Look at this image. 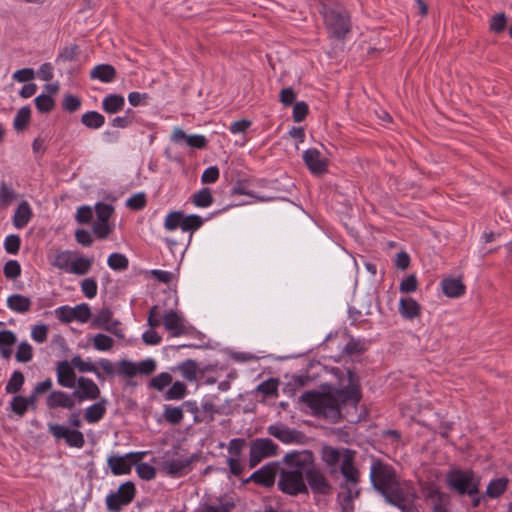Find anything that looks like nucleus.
Masks as SVG:
<instances>
[{"label": "nucleus", "instance_id": "9d476101", "mask_svg": "<svg viewBox=\"0 0 512 512\" xmlns=\"http://www.w3.org/2000/svg\"><path fill=\"white\" fill-rule=\"evenodd\" d=\"M278 445L269 438H257L250 443L249 466L254 468L263 459L276 455Z\"/></svg>", "mask_w": 512, "mask_h": 512}, {"label": "nucleus", "instance_id": "8fccbe9b", "mask_svg": "<svg viewBox=\"0 0 512 512\" xmlns=\"http://www.w3.org/2000/svg\"><path fill=\"white\" fill-rule=\"evenodd\" d=\"M74 320L81 323H86L91 318L90 306L86 303H81L73 307Z\"/></svg>", "mask_w": 512, "mask_h": 512}, {"label": "nucleus", "instance_id": "7ed1b4c3", "mask_svg": "<svg viewBox=\"0 0 512 512\" xmlns=\"http://www.w3.org/2000/svg\"><path fill=\"white\" fill-rule=\"evenodd\" d=\"M347 375V386L329 393L307 391L301 395L300 400L310 407L315 415L337 422L341 417V404L356 406L361 399L360 386L356 383L355 375L351 371H348Z\"/></svg>", "mask_w": 512, "mask_h": 512}, {"label": "nucleus", "instance_id": "412c9836", "mask_svg": "<svg viewBox=\"0 0 512 512\" xmlns=\"http://www.w3.org/2000/svg\"><path fill=\"white\" fill-rule=\"evenodd\" d=\"M46 404L50 409L64 408L71 410L75 407L76 401L73 393L68 394L64 391L57 390L49 394Z\"/></svg>", "mask_w": 512, "mask_h": 512}, {"label": "nucleus", "instance_id": "79ce46f5", "mask_svg": "<svg viewBox=\"0 0 512 512\" xmlns=\"http://www.w3.org/2000/svg\"><path fill=\"white\" fill-rule=\"evenodd\" d=\"M183 213L173 211L167 214L164 220V228L168 231H174L177 228L182 229Z\"/></svg>", "mask_w": 512, "mask_h": 512}, {"label": "nucleus", "instance_id": "c756f323", "mask_svg": "<svg viewBox=\"0 0 512 512\" xmlns=\"http://www.w3.org/2000/svg\"><path fill=\"white\" fill-rule=\"evenodd\" d=\"M73 256H74V252H72V251H68V250L60 251V252L55 253L50 258V263L52 266L69 273Z\"/></svg>", "mask_w": 512, "mask_h": 512}, {"label": "nucleus", "instance_id": "2eb2a0df", "mask_svg": "<svg viewBox=\"0 0 512 512\" xmlns=\"http://www.w3.org/2000/svg\"><path fill=\"white\" fill-rule=\"evenodd\" d=\"M163 325L173 337L188 334V326L185 318L177 312L170 310L163 316Z\"/></svg>", "mask_w": 512, "mask_h": 512}, {"label": "nucleus", "instance_id": "4d7b16f0", "mask_svg": "<svg viewBox=\"0 0 512 512\" xmlns=\"http://www.w3.org/2000/svg\"><path fill=\"white\" fill-rule=\"evenodd\" d=\"M136 472L141 479L151 480L156 476V470L148 463H136Z\"/></svg>", "mask_w": 512, "mask_h": 512}, {"label": "nucleus", "instance_id": "2f4dec72", "mask_svg": "<svg viewBox=\"0 0 512 512\" xmlns=\"http://www.w3.org/2000/svg\"><path fill=\"white\" fill-rule=\"evenodd\" d=\"M92 264L93 258L78 256L74 253L69 273L75 275H86L90 271Z\"/></svg>", "mask_w": 512, "mask_h": 512}, {"label": "nucleus", "instance_id": "de8ad7c7", "mask_svg": "<svg viewBox=\"0 0 512 512\" xmlns=\"http://www.w3.org/2000/svg\"><path fill=\"white\" fill-rule=\"evenodd\" d=\"M203 224V219L195 214L185 216L183 214L182 231H195Z\"/></svg>", "mask_w": 512, "mask_h": 512}, {"label": "nucleus", "instance_id": "a211bd4d", "mask_svg": "<svg viewBox=\"0 0 512 512\" xmlns=\"http://www.w3.org/2000/svg\"><path fill=\"white\" fill-rule=\"evenodd\" d=\"M171 141L177 145L186 144L188 147L203 149L207 145V139L203 135L186 134L181 128H174Z\"/></svg>", "mask_w": 512, "mask_h": 512}, {"label": "nucleus", "instance_id": "3c124183", "mask_svg": "<svg viewBox=\"0 0 512 512\" xmlns=\"http://www.w3.org/2000/svg\"><path fill=\"white\" fill-rule=\"evenodd\" d=\"M97 282L94 278H85L81 282V291L88 298L93 299L97 295Z\"/></svg>", "mask_w": 512, "mask_h": 512}, {"label": "nucleus", "instance_id": "20e7f679", "mask_svg": "<svg viewBox=\"0 0 512 512\" xmlns=\"http://www.w3.org/2000/svg\"><path fill=\"white\" fill-rule=\"evenodd\" d=\"M288 459L293 460L295 466L302 467L303 474L313 492L327 494L331 490L324 472L315 465L314 455L310 450L292 451Z\"/></svg>", "mask_w": 512, "mask_h": 512}, {"label": "nucleus", "instance_id": "f257e3e1", "mask_svg": "<svg viewBox=\"0 0 512 512\" xmlns=\"http://www.w3.org/2000/svg\"><path fill=\"white\" fill-rule=\"evenodd\" d=\"M356 451L324 445L321 459L333 478L342 476L339 483L338 503L342 512L354 510V500L360 495V471L355 465Z\"/></svg>", "mask_w": 512, "mask_h": 512}, {"label": "nucleus", "instance_id": "7c9ffc66", "mask_svg": "<svg viewBox=\"0 0 512 512\" xmlns=\"http://www.w3.org/2000/svg\"><path fill=\"white\" fill-rule=\"evenodd\" d=\"M125 99L120 94H109L102 101V109L109 114H115L123 109Z\"/></svg>", "mask_w": 512, "mask_h": 512}, {"label": "nucleus", "instance_id": "72a5a7b5", "mask_svg": "<svg viewBox=\"0 0 512 512\" xmlns=\"http://www.w3.org/2000/svg\"><path fill=\"white\" fill-rule=\"evenodd\" d=\"M178 369L187 381L194 382L197 380L198 367L195 361L186 360L178 366Z\"/></svg>", "mask_w": 512, "mask_h": 512}, {"label": "nucleus", "instance_id": "603ef678", "mask_svg": "<svg viewBox=\"0 0 512 512\" xmlns=\"http://www.w3.org/2000/svg\"><path fill=\"white\" fill-rule=\"evenodd\" d=\"M172 383V376L167 372H162L151 379L150 385L156 390H163L166 386Z\"/></svg>", "mask_w": 512, "mask_h": 512}, {"label": "nucleus", "instance_id": "4be33fe9", "mask_svg": "<svg viewBox=\"0 0 512 512\" xmlns=\"http://www.w3.org/2000/svg\"><path fill=\"white\" fill-rule=\"evenodd\" d=\"M57 382L65 388H74L76 384V374L72 364L66 360L60 361L56 366Z\"/></svg>", "mask_w": 512, "mask_h": 512}, {"label": "nucleus", "instance_id": "0eeeda50", "mask_svg": "<svg viewBox=\"0 0 512 512\" xmlns=\"http://www.w3.org/2000/svg\"><path fill=\"white\" fill-rule=\"evenodd\" d=\"M447 483L462 495L473 496L478 493L479 482L471 471L453 470L447 475Z\"/></svg>", "mask_w": 512, "mask_h": 512}, {"label": "nucleus", "instance_id": "ea45409f", "mask_svg": "<svg viewBox=\"0 0 512 512\" xmlns=\"http://www.w3.org/2000/svg\"><path fill=\"white\" fill-rule=\"evenodd\" d=\"M108 266L115 271L126 270L129 265L128 258L121 253H112L107 259Z\"/></svg>", "mask_w": 512, "mask_h": 512}, {"label": "nucleus", "instance_id": "e433bc0d", "mask_svg": "<svg viewBox=\"0 0 512 512\" xmlns=\"http://www.w3.org/2000/svg\"><path fill=\"white\" fill-rule=\"evenodd\" d=\"M508 479L501 477L492 480L487 486V495L491 498L499 497L507 488Z\"/></svg>", "mask_w": 512, "mask_h": 512}, {"label": "nucleus", "instance_id": "774afa93", "mask_svg": "<svg viewBox=\"0 0 512 512\" xmlns=\"http://www.w3.org/2000/svg\"><path fill=\"white\" fill-rule=\"evenodd\" d=\"M156 369V362L153 359H146L137 363V373L142 375H150Z\"/></svg>", "mask_w": 512, "mask_h": 512}, {"label": "nucleus", "instance_id": "09e8293b", "mask_svg": "<svg viewBox=\"0 0 512 512\" xmlns=\"http://www.w3.org/2000/svg\"><path fill=\"white\" fill-rule=\"evenodd\" d=\"M35 105L39 112L47 113L54 108V100L50 95L41 94L35 98Z\"/></svg>", "mask_w": 512, "mask_h": 512}, {"label": "nucleus", "instance_id": "69168bd1", "mask_svg": "<svg viewBox=\"0 0 512 512\" xmlns=\"http://www.w3.org/2000/svg\"><path fill=\"white\" fill-rule=\"evenodd\" d=\"M111 230L109 222L96 220L93 224V231L100 239L106 238Z\"/></svg>", "mask_w": 512, "mask_h": 512}, {"label": "nucleus", "instance_id": "bb28decb", "mask_svg": "<svg viewBox=\"0 0 512 512\" xmlns=\"http://www.w3.org/2000/svg\"><path fill=\"white\" fill-rule=\"evenodd\" d=\"M17 341L14 332L10 330L0 331V354L4 359H9L13 353L12 347Z\"/></svg>", "mask_w": 512, "mask_h": 512}, {"label": "nucleus", "instance_id": "0e129e2a", "mask_svg": "<svg viewBox=\"0 0 512 512\" xmlns=\"http://www.w3.org/2000/svg\"><path fill=\"white\" fill-rule=\"evenodd\" d=\"M127 207H129L132 210H141L146 205V196L144 193H137L126 201Z\"/></svg>", "mask_w": 512, "mask_h": 512}, {"label": "nucleus", "instance_id": "338daca9", "mask_svg": "<svg viewBox=\"0 0 512 512\" xmlns=\"http://www.w3.org/2000/svg\"><path fill=\"white\" fill-rule=\"evenodd\" d=\"M417 285L418 282L416 276L409 275L400 283L399 289L402 293H411L416 291Z\"/></svg>", "mask_w": 512, "mask_h": 512}, {"label": "nucleus", "instance_id": "49530a36", "mask_svg": "<svg viewBox=\"0 0 512 512\" xmlns=\"http://www.w3.org/2000/svg\"><path fill=\"white\" fill-rule=\"evenodd\" d=\"M118 366V374L127 378H133L137 373V363H134L129 360H121L117 363Z\"/></svg>", "mask_w": 512, "mask_h": 512}, {"label": "nucleus", "instance_id": "dca6fc26", "mask_svg": "<svg viewBox=\"0 0 512 512\" xmlns=\"http://www.w3.org/2000/svg\"><path fill=\"white\" fill-rule=\"evenodd\" d=\"M267 432L286 444L301 443L304 438V435L301 432L291 429L283 424L270 425L267 428Z\"/></svg>", "mask_w": 512, "mask_h": 512}, {"label": "nucleus", "instance_id": "cd10ccee", "mask_svg": "<svg viewBox=\"0 0 512 512\" xmlns=\"http://www.w3.org/2000/svg\"><path fill=\"white\" fill-rule=\"evenodd\" d=\"M31 217H32V210L30 208V205L28 204V202L23 201L22 203L19 204V206L17 207V209L14 213L13 225L17 229H22L28 224Z\"/></svg>", "mask_w": 512, "mask_h": 512}, {"label": "nucleus", "instance_id": "9b49d317", "mask_svg": "<svg viewBox=\"0 0 512 512\" xmlns=\"http://www.w3.org/2000/svg\"><path fill=\"white\" fill-rule=\"evenodd\" d=\"M146 452H130L123 456L111 455L107 459L108 467L114 475H126L131 472L132 466L140 461Z\"/></svg>", "mask_w": 512, "mask_h": 512}, {"label": "nucleus", "instance_id": "473e14b6", "mask_svg": "<svg viewBox=\"0 0 512 512\" xmlns=\"http://www.w3.org/2000/svg\"><path fill=\"white\" fill-rule=\"evenodd\" d=\"M81 122L90 129H98L104 125L105 118L96 111H89L82 115Z\"/></svg>", "mask_w": 512, "mask_h": 512}, {"label": "nucleus", "instance_id": "a18cd8bd", "mask_svg": "<svg viewBox=\"0 0 512 512\" xmlns=\"http://www.w3.org/2000/svg\"><path fill=\"white\" fill-rule=\"evenodd\" d=\"M93 347L98 351H109L113 345L114 340L106 334H96L93 338Z\"/></svg>", "mask_w": 512, "mask_h": 512}, {"label": "nucleus", "instance_id": "39448f33", "mask_svg": "<svg viewBox=\"0 0 512 512\" xmlns=\"http://www.w3.org/2000/svg\"><path fill=\"white\" fill-rule=\"evenodd\" d=\"M282 463L285 465L279 470L278 488L285 494L298 495L307 492V486L302 467L295 466L293 460L288 459V453Z\"/></svg>", "mask_w": 512, "mask_h": 512}, {"label": "nucleus", "instance_id": "4468645a", "mask_svg": "<svg viewBox=\"0 0 512 512\" xmlns=\"http://www.w3.org/2000/svg\"><path fill=\"white\" fill-rule=\"evenodd\" d=\"M48 431L55 439H64L67 445L71 447L81 448L85 444L84 435L82 432L78 430H71L64 425L49 424Z\"/></svg>", "mask_w": 512, "mask_h": 512}, {"label": "nucleus", "instance_id": "f704fd0d", "mask_svg": "<svg viewBox=\"0 0 512 512\" xmlns=\"http://www.w3.org/2000/svg\"><path fill=\"white\" fill-rule=\"evenodd\" d=\"M163 417L169 424L177 425L183 420L184 414L180 407L164 405Z\"/></svg>", "mask_w": 512, "mask_h": 512}, {"label": "nucleus", "instance_id": "c9c22d12", "mask_svg": "<svg viewBox=\"0 0 512 512\" xmlns=\"http://www.w3.org/2000/svg\"><path fill=\"white\" fill-rule=\"evenodd\" d=\"M187 394V387L183 382L176 381L164 394L166 400H181Z\"/></svg>", "mask_w": 512, "mask_h": 512}, {"label": "nucleus", "instance_id": "1a4fd4ad", "mask_svg": "<svg viewBox=\"0 0 512 512\" xmlns=\"http://www.w3.org/2000/svg\"><path fill=\"white\" fill-rule=\"evenodd\" d=\"M422 493L426 505L432 512H450V495L441 491L435 484L425 483Z\"/></svg>", "mask_w": 512, "mask_h": 512}, {"label": "nucleus", "instance_id": "58836bf2", "mask_svg": "<svg viewBox=\"0 0 512 512\" xmlns=\"http://www.w3.org/2000/svg\"><path fill=\"white\" fill-rule=\"evenodd\" d=\"M73 368L78 369L80 372H93L96 374L98 379L102 378L100 372H98L96 366L89 361H84L80 356H74L70 362Z\"/></svg>", "mask_w": 512, "mask_h": 512}, {"label": "nucleus", "instance_id": "052dcab7", "mask_svg": "<svg viewBox=\"0 0 512 512\" xmlns=\"http://www.w3.org/2000/svg\"><path fill=\"white\" fill-rule=\"evenodd\" d=\"M97 220L108 222L114 212V208L106 203H97L95 206Z\"/></svg>", "mask_w": 512, "mask_h": 512}, {"label": "nucleus", "instance_id": "4c0bfd02", "mask_svg": "<svg viewBox=\"0 0 512 512\" xmlns=\"http://www.w3.org/2000/svg\"><path fill=\"white\" fill-rule=\"evenodd\" d=\"M192 201L197 207H209L213 203V196L209 188H202L192 196Z\"/></svg>", "mask_w": 512, "mask_h": 512}, {"label": "nucleus", "instance_id": "680f3d73", "mask_svg": "<svg viewBox=\"0 0 512 512\" xmlns=\"http://www.w3.org/2000/svg\"><path fill=\"white\" fill-rule=\"evenodd\" d=\"M56 318L63 323H70L74 321L73 307L61 306L54 311Z\"/></svg>", "mask_w": 512, "mask_h": 512}, {"label": "nucleus", "instance_id": "6e6552de", "mask_svg": "<svg viewBox=\"0 0 512 512\" xmlns=\"http://www.w3.org/2000/svg\"><path fill=\"white\" fill-rule=\"evenodd\" d=\"M136 494L134 483L127 481L122 483L118 489L106 496L105 503L109 512H120L124 506L129 505Z\"/></svg>", "mask_w": 512, "mask_h": 512}, {"label": "nucleus", "instance_id": "864d4df0", "mask_svg": "<svg viewBox=\"0 0 512 512\" xmlns=\"http://www.w3.org/2000/svg\"><path fill=\"white\" fill-rule=\"evenodd\" d=\"M11 410L18 416L22 417L27 409V400L26 397L23 396H15L13 397L10 403Z\"/></svg>", "mask_w": 512, "mask_h": 512}, {"label": "nucleus", "instance_id": "f3484780", "mask_svg": "<svg viewBox=\"0 0 512 512\" xmlns=\"http://www.w3.org/2000/svg\"><path fill=\"white\" fill-rule=\"evenodd\" d=\"M79 390L73 392L75 399L79 402L83 400H95L100 396V389L97 384L90 378L80 377L77 380Z\"/></svg>", "mask_w": 512, "mask_h": 512}, {"label": "nucleus", "instance_id": "5701e85b", "mask_svg": "<svg viewBox=\"0 0 512 512\" xmlns=\"http://www.w3.org/2000/svg\"><path fill=\"white\" fill-rule=\"evenodd\" d=\"M443 293L450 298H458L465 293V285L461 278L448 277L441 281Z\"/></svg>", "mask_w": 512, "mask_h": 512}, {"label": "nucleus", "instance_id": "f03ea898", "mask_svg": "<svg viewBox=\"0 0 512 512\" xmlns=\"http://www.w3.org/2000/svg\"><path fill=\"white\" fill-rule=\"evenodd\" d=\"M370 481L386 502L402 512H414L415 489L410 481L401 480L392 466L374 461L370 467Z\"/></svg>", "mask_w": 512, "mask_h": 512}, {"label": "nucleus", "instance_id": "423d86ee", "mask_svg": "<svg viewBox=\"0 0 512 512\" xmlns=\"http://www.w3.org/2000/svg\"><path fill=\"white\" fill-rule=\"evenodd\" d=\"M321 13L324 23L335 38H343L350 30V17L347 11L339 4H323Z\"/></svg>", "mask_w": 512, "mask_h": 512}, {"label": "nucleus", "instance_id": "bf43d9fd", "mask_svg": "<svg viewBox=\"0 0 512 512\" xmlns=\"http://www.w3.org/2000/svg\"><path fill=\"white\" fill-rule=\"evenodd\" d=\"M31 337L37 343H44L48 337V326L45 324H38L32 327Z\"/></svg>", "mask_w": 512, "mask_h": 512}, {"label": "nucleus", "instance_id": "a878e982", "mask_svg": "<svg viewBox=\"0 0 512 512\" xmlns=\"http://www.w3.org/2000/svg\"><path fill=\"white\" fill-rule=\"evenodd\" d=\"M420 305L412 298H401L399 301V313L405 319L412 320L420 315Z\"/></svg>", "mask_w": 512, "mask_h": 512}, {"label": "nucleus", "instance_id": "e2e57ef3", "mask_svg": "<svg viewBox=\"0 0 512 512\" xmlns=\"http://www.w3.org/2000/svg\"><path fill=\"white\" fill-rule=\"evenodd\" d=\"M20 237L18 235H9L5 238L4 248L9 254H17L20 249Z\"/></svg>", "mask_w": 512, "mask_h": 512}, {"label": "nucleus", "instance_id": "f8f14e48", "mask_svg": "<svg viewBox=\"0 0 512 512\" xmlns=\"http://www.w3.org/2000/svg\"><path fill=\"white\" fill-rule=\"evenodd\" d=\"M196 459L194 455L169 457L166 455L161 463V470L174 477H180L191 470V464Z\"/></svg>", "mask_w": 512, "mask_h": 512}, {"label": "nucleus", "instance_id": "c85d7f7f", "mask_svg": "<svg viewBox=\"0 0 512 512\" xmlns=\"http://www.w3.org/2000/svg\"><path fill=\"white\" fill-rule=\"evenodd\" d=\"M106 404L107 400L102 398L99 402L89 406L85 410V420L88 423H97L99 422L106 413Z\"/></svg>", "mask_w": 512, "mask_h": 512}, {"label": "nucleus", "instance_id": "37998d69", "mask_svg": "<svg viewBox=\"0 0 512 512\" xmlns=\"http://www.w3.org/2000/svg\"><path fill=\"white\" fill-rule=\"evenodd\" d=\"M24 375L20 371L13 372L11 378L6 384L5 390L8 394H15L20 391L24 384Z\"/></svg>", "mask_w": 512, "mask_h": 512}, {"label": "nucleus", "instance_id": "393cba45", "mask_svg": "<svg viewBox=\"0 0 512 512\" xmlns=\"http://www.w3.org/2000/svg\"><path fill=\"white\" fill-rule=\"evenodd\" d=\"M116 77V70L112 65L109 64H99L96 65L90 71V78L93 80H99L104 83H109L114 81Z\"/></svg>", "mask_w": 512, "mask_h": 512}, {"label": "nucleus", "instance_id": "b1692460", "mask_svg": "<svg viewBox=\"0 0 512 512\" xmlns=\"http://www.w3.org/2000/svg\"><path fill=\"white\" fill-rule=\"evenodd\" d=\"M31 306V299L22 294H13L7 298V307L16 313H27L30 311Z\"/></svg>", "mask_w": 512, "mask_h": 512}, {"label": "nucleus", "instance_id": "5fc2aeb1", "mask_svg": "<svg viewBox=\"0 0 512 512\" xmlns=\"http://www.w3.org/2000/svg\"><path fill=\"white\" fill-rule=\"evenodd\" d=\"M79 54V47L77 45H70L64 47L57 57V61L68 62L76 59Z\"/></svg>", "mask_w": 512, "mask_h": 512}, {"label": "nucleus", "instance_id": "aec40b11", "mask_svg": "<svg viewBox=\"0 0 512 512\" xmlns=\"http://www.w3.org/2000/svg\"><path fill=\"white\" fill-rule=\"evenodd\" d=\"M279 470L280 468L277 463H269L255 471L250 479L265 487H271L275 482V477L279 473Z\"/></svg>", "mask_w": 512, "mask_h": 512}, {"label": "nucleus", "instance_id": "6e6d98bb", "mask_svg": "<svg viewBox=\"0 0 512 512\" xmlns=\"http://www.w3.org/2000/svg\"><path fill=\"white\" fill-rule=\"evenodd\" d=\"M3 272L6 278L16 279L21 274V266L16 260H9L5 263Z\"/></svg>", "mask_w": 512, "mask_h": 512}, {"label": "nucleus", "instance_id": "ddd939ff", "mask_svg": "<svg viewBox=\"0 0 512 512\" xmlns=\"http://www.w3.org/2000/svg\"><path fill=\"white\" fill-rule=\"evenodd\" d=\"M119 325L120 322L113 319V312L108 307L101 308L91 321L92 328L103 329L118 338H123L124 334L122 329L119 328Z\"/></svg>", "mask_w": 512, "mask_h": 512}, {"label": "nucleus", "instance_id": "a19ab883", "mask_svg": "<svg viewBox=\"0 0 512 512\" xmlns=\"http://www.w3.org/2000/svg\"><path fill=\"white\" fill-rule=\"evenodd\" d=\"M31 117V110L29 107L25 106L19 109L15 118H14V128L17 131H21L28 125Z\"/></svg>", "mask_w": 512, "mask_h": 512}, {"label": "nucleus", "instance_id": "c03bdc74", "mask_svg": "<svg viewBox=\"0 0 512 512\" xmlns=\"http://www.w3.org/2000/svg\"><path fill=\"white\" fill-rule=\"evenodd\" d=\"M15 358L17 362L20 363H27L30 362L33 358V348L32 346L26 342L23 341L18 345Z\"/></svg>", "mask_w": 512, "mask_h": 512}, {"label": "nucleus", "instance_id": "13d9d810", "mask_svg": "<svg viewBox=\"0 0 512 512\" xmlns=\"http://www.w3.org/2000/svg\"><path fill=\"white\" fill-rule=\"evenodd\" d=\"M507 18L504 13L494 15L490 21V30L495 33H501L505 30Z\"/></svg>", "mask_w": 512, "mask_h": 512}, {"label": "nucleus", "instance_id": "6ab92c4d", "mask_svg": "<svg viewBox=\"0 0 512 512\" xmlns=\"http://www.w3.org/2000/svg\"><path fill=\"white\" fill-rule=\"evenodd\" d=\"M303 160L310 170L315 175L323 174L327 171L328 160L321 156V153L315 149H307L303 153Z\"/></svg>", "mask_w": 512, "mask_h": 512}]
</instances>
